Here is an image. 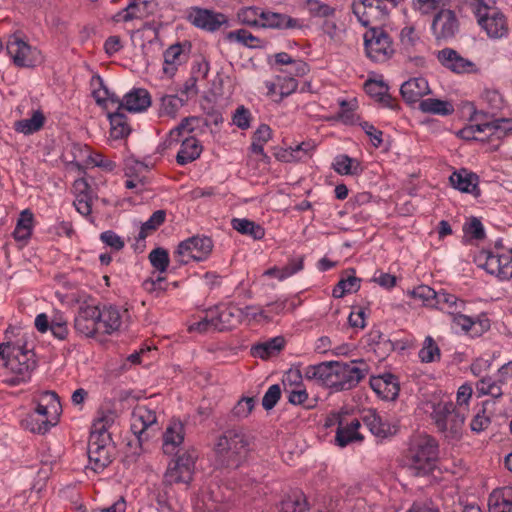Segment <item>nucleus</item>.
Here are the masks:
<instances>
[{
  "label": "nucleus",
  "instance_id": "393cba45",
  "mask_svg": "<svg viewBox=\"0 0 512 512\" xmlns=\"http://www.w3.org/2000/svg\"><path fill=\"white\" fill-rule=\"evenodd\" d=\"M149 261L153 268L159 272V274L164 273L170 263L169 254L166 249L158 247L153 249L149 253ZM165 281V278L161 275H158L155 279L151 278L150 280H147L145 282V287L149 291H157V290H165V287H163V283Z\"/></svg>",
  "mask_w": 512,
  "mask_h": 512
},
{
  "label": "nucleus",
  "instance_id": "bf43d9fd",
  "mask_svg": "<svg viewBox=\"0 0 512 512\" xmlns=\"http://www.w3.org/2000/svg\"><path fill=\"white\" fill-rule=\"evenodd\" d=\"M241 310V323L250 324L252 322L270 321V314L268 310L256 305H247L240 307Z\"/></svg>",
  "mask_w": 512,
  "mask_h": 512
},
{
  "label": "nucleus",
  "instance_id": "de8ad7c7",
  "mask_svg": "<svg viewBox=\"0 0 512 512\" xmlns=\"http://www.w3.org/2000/svg\"><path fill=\"white\" fill-rule=\"evenodd\" d=\"M108 119L110 122V136L113 139H123L130 134L131 128L123 111L119 109H116L115 112L108 111Z\"/></svg>",
  "mask_w": 512,
  "mask_h": 512
},
{
  "label": "nucleus",
  "instance_id": "603ef678",
  "mask_svg": "<svg viewBox=\"0 0 512 512\" xmlns=\"http://www.w3.org/2000/svg\"><path fill=\"white\" fill-rule=\"evenodd\" d=\"M308 502L306 496L301 491H293L287 495L281 502V512H306Z\"/></svg>",
  "mask_w": 512,
  "mask_h": 512
},
{
  "label": "nucleus",
  "instance_id": "473e14b6",
  "mask_svg": "<svg viewBox=\"0 0 512 512\" xmlns=\"http://www.w3.org/2000/svg\"><path fill=\"white\" fill-rule=\"evenodd\" d=\"M92 95L100 106L110 111L112 108H117L119 98L105 86L102 77L94 75L90 80Z\"/></svg>",
  "mask_w": 512,
  "mask_h": 512
},
{
  "label": "nucleus",
  "instance_id": "6e6d98bb",
  "mask_svg": "<svg viewBox=\"0 0 512 512\" xmlns=\"http://www.w3.org/2000/svg\"><path fill=\"white\" fill-rule=\"evenodd\" d=\"M418 356L422 363H432L440 360L441 351L432 336L425 337Z\"/></svg>",
  "mask_w": 512,
  "mask_h": 512
},
{
  "label": "nucleus",
  "instance_id": "e433bc0d",
  "mask_svg": "<svg viewBox=\"0 0 512 512\" xmlns=\"http://www.w3.org/2000/svg\"><path fill=\"white\" fill-rule=\"evenodd\" d=\"M466 301L459 298L457 295L447 291L446 289H440L437 291V297L434 309L439 310L449 316L456 314V312H462L465 310Z\"/></svg>",
  "mask_w": 512,
  "mask_h": 512
},
{
  "label": "nucleus",
  "instance_id": "f3484780",
  "mask_svg": "<svg viewBox=\"0 0 512 512\" xmlns=\"http://www.w3.org/2000/svg\"><path fill=\"white\" fill-rule=\"evenodd\" d=\"M191 47V43L185 40L170 45L164 51L162 71L165 76L172 78L178 68L188 61Z\"/></svg>",
  "mask_w": 512,
  "mask_h": 512
},
{
  "label": "nucleus",
  "instance_id": "6ab92c4d",
  "mask_svg": "<svg viewBox=\"0 0 512 512\" xmlns=\"http://www.w3.org/2000/svg\"><path fill=\"white\" fill-rule=\"evenodd\" d=\"M352 11L363 26L381 21L387 15V9L382 0H353Z\"/></svg>",
  "mask_w": 512,
  "mask_h": 512
},
{
  "label": "nucleus",
  "instance_id": "052dcab7",
  "mask_svg": "<svg viewBox=\"0 0 512 512\" xmlns=\"http://www.w3.org/2000/svg\"><path fill=\"white\" fill-rule=\"evenodd\" d=\"M227 39L231 42L243 44L249 48H259L262 46V40L254 36L246 29H238L227 34Z\"/></svg>",
  "mask_w": 512,
  "mask_h": 512
},
{
  "label": "nucleus",
  "instance_id": "8fccbe9b",
  "mask_svg": "<svg viewBox=\"0 0 512 512\" xmlns=\"http://www.w3.org/2000/svg\"><path fill=\"white\" fill-rule=\"evenodd\" d=\"M232 228L242 235H248L254 240H261L265 236V229L246 218H233L231 220Z\"/></svg>",
  "mask_w": 512,
  "mask_h": 512
},
{
  "label": "nucleus",
  "instance_id": "49530a36",
  "mask_svg": "<svg viewBox=\"0 0 512 512\" xmlns=\"http://www.w3.org/2000/svg\"><path fill=\"white\" fill-rule=\"evenodd\" d=\"M400 47L406 53H412L422 43L421 34L414 24L407 23L399 33Z\"/></svg>",
  "mask_w": 512,
  "mask_h": 512
},
{
  "label": "nucleus",
  "instance_id": "4468645a",
  "mask_svg": "<svg viewBox=\"0 0 512 512\" xmlns=\"http://www.w3.org/2000/svg\"><path fill=\"white\" fill-rule=\"evenodd\" d=\"M333 389L348 390L355 387L367 374V365L362 361L336 362Z\"/></svg>",
  "mask_w": 512,
  "mask_h": 512
},
{
  "label": "nucleus",
  "instance_id": "2eb2a0df",
  "mask_svg": "<svg viewBox=\"0 0 512 512\" xmlns=\"http://www.w3.org/2000/svg\"><path fill=\"white\" fill-rule=\"evenodd\" d=\"M435 57L442 67L454 74L464 75L479 72V67L474 61L462 56L453 48L445 47L438 50Z\"/></svg>",
  "mask_w": 512,
  "mask_h": 512
},
{
  "label": "nucleus",
  "instance_id": "ea45409f",
  "mask_svg": "<svg viewBox=\"0 0 512 512\" xmlns=\"http://www.w3.org/2000/svg\"><path fill=\"white\" fill-rule=\"evenodd\" d=\"M364 89L368 95L380 102L383 106L390 109H396L398 107L395 100L388 93V86L383 80H367Z\"/></svg>",
  "mask_w": 512,
  "mask_h": 512
},
{
  "label": "nucleus",
  "instance_id": "39448f33",
  "mask_svg": "<svg viewBox=\"0 0 512 512\" xmlns=\"http://www.w3.org/2000/svg\"><path fill=\"white\" fill-rule=\"evenodd\" d=\"M0 359L8 372L4 382L9 386H18L31 380L37 360L32 350L7 343L0 344Z\"/></svg>",
  "mask_w": 512,
  "mask_h": 512
},
{
  "label": "nucleus",
  "instance_id": "13d9d810",
  "mask_svg": "<svg viewBox=\"0 0 512 512\" xmlns=\"http://www.w3.org/2000/svg\"><path fill=\"white\" fill-rule=\"evenodd\" d=\"M145 7L146 1L132 0L125 9L117 13V15L115 16V20L128 22L133 19H140L144 17Z\"/></svg>",
  "mask_w": 512,
  "mask_h": 512
},
{
  "label": "nucleus",
  "instance_id": "f03ea898",
  "mask_svg": "<svg viewBox=\"0 0 512 512\" xmlns=\"http://www.w3.org/2000/svg\"><path fill=\"white\" fill-rule=\"evenodd\" d=\"M464 108L469 111L470 124L462 128L458 135L465 140H488L493 147H498L501 141L512 134V118L490 120L489 115L482 109L478 110L473 102H467Z\"/></svg>",
  "mask_w": 512,
  "mask_h": 512
},
{
  "label": "nucleus",
  "instance_id": "a211bd4d",
  "mask_svg": "<svg viewBox=\"0 0 512 512\" xmlns=\"http://www.w3.org/2000/svg\"><path fill=\"white\" fill-rule=\"evenodd\" d=\"M195 459L189 453H183L172 460L165 472V481L169 484H188L192 480Z\"/></svg>",
  "mask_w": 512,
  "mask_h": 512
},
{
  "label": "nucleus",
  "instance_id": "c03bdc74",
  "mask_svg": "<svg viewBox=\"0 0 512 512\" xmlns=\"http://www.w3.org/2000/svg\"><path fill=\"white\" fill-rule=\"evenodd\" d=\"M88 458L91 469L100 472L111 463L110 447L95 446V442L88 444Z\"/></svg>",
  "mask_w": 512,
  "mask_h": 512
},
{
  "label": "nucleus",
  "instance_id": "7c9ffc66",
  "mask_svg": "<svg viewBox=\"0 0 512 512\" xmlns=\"http://www.w3.org/2000/svg\"><path fill=\"white\" fill-rule=\"evenodd\" d=\"M360 427L361 422L356 418L339 423L336 429L335 444L343 448L354 442H362L364 437L360 432Z\"/></svg>",
  "mask_w": 512,
  "mask_h": 512
},
{
  "label": "nucleus",
  "instance_id": "a878e982",
  "mask_svg": "<svg viewBox=\"0 0 512 512\" xmlns=\"http://www.w3.org/2000/svg\"><path fill=\"white\" fill-rule=\"evenodd\" d=\"M260 27L274 29H302L304 27V23L301 19L262 8Z\"/></svg>",
  "mask_w": 512,
  "mask_h": 512
},
{
  "label": "nucleus",
  "instance_id": "4be33fe9",
  "mask_svg": "<svg viewBox=\"0 0 512 512\" xmlns=\"http://www.w3.org/2000/svg\"><path fill=\"white\" fill-rule=\"evenodd\" d=\"M264 85L267 89L266 95L274 102H281L297 90L298 81L280 71L273 80H266Z\"/></svg>",
  "mask_w": 512,
  "mask_h": 512
},
{
  "label": "nucleus",
  "instance_id": "4d7b16f0",
  "mask_svg": "<svg viewBox=\"0 0 512 512\" xmlns=\"http://www.w3.org/2000/svg\"><path fill=\"white\" fill-rule=\"evenodd\" d=\"M409 295L422 304V306L434 309L437 291L428 285H419L409 292Z\"/></svg>",
  "mask_w": 512,
  "mask_h": 512
},
{
  "label": "nucleus",
  "instance_id": "dca6fc26",
  "mask_svg": "<svg viewBox=\"0 0 512 512\" xmlns=\"http://www.w3.org/2000/svg\"><path fill=\"white\" fill-rule=\"evenodd\" d=\"M99 315V305H81L74 319L76 332L88 338L100 334Z\"/></svg>",
  "mask_w": 512,
  "mask_h": 512
},
{
  "label": "nucleus",
  "instance_id": "9b49d317",
  "mask_svg": "<svg viewBox=\"0 0 512 512\" xmlns=\"http://www.w3.org/2000/svg\"><path fill=\"white\" fill-rule=\"evenodd\" d=\"M364 46L369 59L377 63L389 60L395 53L393 41L382 28H370L364 34Z\"/></svg>",
  "mask_w": 512,
  "mask_h": 512
},
{
  "label": "nucleus",
  "instance_id": "79ce46f5",
  "mask_svg": "<svg viewBox=\"0 0 512 512\" xmlns=\"http://www.w3.org/2000/svg\"><path fill=\"white\" fill-rule=\"evenodd\" d=\"M332 169L341 176H359L363 172V166L356 158L347 154H339L334 157Z\"/></svg>",
  "mask_w": 512,
  "mask_h": 512
},
{
  "label": "nucleus",
  "instance_id": "f257e3e1",
  "mask_svg": "<svg viewBox=\"0 0 512 512\" xmlns=\"http://www.w3.org/2000/svg\"><path fill=\"white\" fill-rule=\"evenodd\" d=\"M472 394V386L464 383L457 390L456 405L449 396L434 393L421 402L420 409L429 416L445 438L456 440L462 435Z\"/></svg>",
  "mask_w": 512,
  "mask_h": 512
},
{
  "label": "nucleus",
  "instance_id": "5fc2aeb1",
  "mask_svg": "<svg viewBox=\"0 0 512 512\" xmlns=\"http://www.w3.org/2000/svg\"><path fill=\"white\" fill-rule=\"evenodd\" d=\"M480 105L488 110L486 112L487 115H494L502 109L504 105L503 97L499 91L495 89H484L480 95Z\"/></svg>",
  "mask_w": 512,
  "mask_h": 512
},
{
  "label": "nucleus",
  "instance_id": "6e6552de",
  "mask_svg": "<svg viewBox=\"0 0 512 512\" xmlns=\"http://www.w3.org/2000/svg\"><path fill=\"white\" fill-rule=\"evenodd\" d=\"M476 263L501 281L512 278V248L496 245L492 250H483L477 255Z\"/></svg>",
  "mask_w": 512,
  "mask_h": 512
},
{
  "label": "nucleus",
  "instance_id": "423d86ee",
  "mask_svg": "<svg viewBox=\"0 0 512 512\" xmlns=\"http://www.w3.org/2000/svg\"><path fill=\"white\" fill-rule=\"evenodd\" d=\"M248 440L238 430H228L216 441L214 451L219 465L237 468L247 457Z\"/></svg>",
  "mask_w": 512,
  "mask_h": 512
},
{
  "label": "nucleus",
  "instance_id": "09e8293b",
  "mask_svg": "<svg viewBox=\"0 0 512 512\" xmlns=\"http://www.w3.org/2000/svg\"><path fill=\"white\" fill-rule=\"evenodd\" d=\"M419 109L423 113L449 116L454 112V106L450 101L436 98H426L419 102Z\"/></svg>",
  "mask_w": 512,
  "mask_h": 512
},
{
  "label": "nucleus",
  "instance_id": "864d4df0",
  "mask_svg": "<svg viewBox=\"0 0 512 512\" xmlns=\"http://www.w3.org/2000/svg\"><path fill=\"white\" fill-rule=\"evenodd\" d=\"M75 149L85 155L84 164L86 166L100 167L106 171H112L115 168V163L106 159L101 153L90 151L88 146H75Z\"/></svg>",
  "mask_w": 512,
  "mask_h": 512
},
{
  "label": "nucleus",
  "instance_id": "cd10ccee",
  "mask_svg": "<svg viewBox=\"0 0 512 512\" xmlns=\"http://www.w3.org/2000/svg\"><path fill=\"white\" fill-rule=\"evenodd\" d=\"M449 182L453 188L462 193L471 194L474 197H479L481 194L479 177L467 169L462 168L454 171L449 177Z\"/></svg>",
  "mask_w": 512,
  "mask_h": 512
},
{
  "label": "nucleus",
  "instance_id": "72a5a7b5",
  "mask_svg": "<svg viewBox=\"0 0 512 512\" xmlns=\"http://www.w3.org/2000/svg\"><path fill=\"white\" fill-rule=\"evenodd\" d=\"M336 362H322L317 365H310L305 370V376L307 379L315 380L321 385L333 389Z\"/></svg>",
  "mask_w": 512,
  "mask_h": 512
},
{
  "label": "nucleus",
  "instance_id": "58836bf2",
  "mask_svg": "<svg viewBox=\"0 0 512 512\" xmlns=\"http://www.w3.org/2000/svg\"><path fill=\"white\" fill-rule=\"evenodd\" d=\"M46 122V117L40 108L32 109L29 118L18 120L13 128L17 133L32 135L40 131Z\"/></svg>",
  "mask_w": 512,
  "mask_h": 512
},
{
  "label": "nucleus",
  "instance_id": "aec40b11",
  "mask_svg": "<svg viewBox=\"0 0 512 512\" xmlns=\"http://www.w3.org/2000/svg\"><path fill=\"white\" fill-rule=\"evenodd\" d=\"M431 30L437 40L453 38L459 30V21L454 11L440 10L434 17Z\"/></svg>",
  "mask_w": 512,
  "mask_h": 512
},
{
  "label": "nucleus",
  "instance_id": "0eeeda50",
  "mask_svg": "<svg viewBox=\"0 0 512 512\" xmlns=\"http://www.w3.org/2000/svg\"><path fill=\"white\" fill-rule=\"evenodd\" d=\"M240 307L234 304H224L209 309L205 316L189 326L190 331L206 332L209 330H227L241 324Z\"/></svg>",
  "mask_w": 512,
  "mask_h": 512
},
{
  "label": "nucleus",
  "instance_id": "0e129e2a",
  "mask_svg": "<svg viewBox=\"0 0 512 512\" xmlns=\"http://www.w3.org/2000/svg\"><path fill=\"white\" fill-rule=\"evenodd\" d=\"M307 9L312 17L322 18L323 20L337 14L335 7L320 0H307Z\"/></svg>",
  "mask_w": 512,
  "mask_h": 512
},
{
  "label": "nucleus",
  "instance_id": "bb28decb",
  "mask_svg": "<svg viewBox=\"0 0 512 512\" xmlns=\"http://www.w3.org/2000/svg\"><path fill=\"white\" fill-rule=\"evenodd\" d=\"M157 421V416L154 410L148 408L146 405H137L131 415V431L141 442L144 438L145 431L154 425Z\"/></svg>",
  "mask_w": 512,
  "mask_h": 512
},
{
  "label": "nucleus",
  "instance_id": "338daca9",
  "mask_svg": "<svg viewBox=\"0 0 512 512\" xmlns=\"http://www.w3.org/2000/svg\"><path fill=\"white\" fill-rule=\"evenodd\" d=\"M321 28L323 33L332 40H341L344 34V28L338 22L336 15L323 20Z\"/></svg>",
  "mask_w": 512,
  "mask_h": 512
},
{
  "label": "nucleus",
  "instance_id": "37998d69",
  "mask_svg": "<svg viewBox=\"0 0 512 512\" xmlns=\"http://www.w3.org/2000/svg\"><path fill=\"white\" fill-rule=\"evenodd\" d=\"M304 268V258L302 256L291 258L287 265L283 267H272L264 272V276L273 277L279 281L295 275Z\"/></svg>",
  "mask_w": 512,
  "mask_h": 512
},
{
  "label": "nucleus",
  "instance_id": "412c9836",
  "mask_svg": "<svg viewBox=\"0 0 512 512\" xmlns=\"http://www.w3.org/2000/svg\"><path fill=\"white\" fill-rule=\"evenodd\" d=\"M187 19L195 27L207 31H216L227 22L224 14L199 7L191 8Z\"/></svg>",
  "mask_w": 512,
  "mask_h": 512
},
{
  "label": "nucleus",
  "instance_id": "774afa93",
  "mask_svg": "<svg viewBox=\"0 0 512 512\" xmlns=\"http://www.w3.org/2000/svg\"><path fill=\"white\" fill-rule=\"evenodd\" d=\"M477 391L481 395H490L498 398L502 395V389L499 383L491 377H484L477 383Z\"/></svg>",
  "mask_w": 512,
  "mask_h": 512
},
{
  "label": "nucleus",
  "instance_id": "ddd939ff",
  "mask_svg": "<svg viewBox=\"0 0 512 512\" xmlns=\"http://www.w3.org/2000/svg\"><path fill=\"white\" fill-rule=\"evenodd\" d=\"M100 334L113 335L126 329L130 323L128 309L114 305L104 304L99 306Z\"/></svg>",
  "mask_w": 512,
  "mask_h": 512
},
{
  "label": "nucleus",
  "instance_id": "1a4fd4ad",
  "mask_svg": "<svg viewBox=\"0 0 512 512\" xmlns=\"http://www.w3.org/2000/svg\"><path fill=\"white\" fill-rule=\"evenodd\" d=\"M5 51L11 62L19 68H33L44 61L41 50L17 34L8 37Z\"/></svg>",
  "mask_w": 512,
  "mask_h": 512
},
{
  "label": "nucleus",
  "instance_id": "7ed1b4c3",
  "mask_svg": "<svg viewBox=\"0 0 512 512\" xmlns=\"http://www.w3.org/2000/svg\"><path fill=\"white\" fill-rule=\"evenodd\" d=\"M32 409L23 417L21 425L34 434L44 435L59 422L62 407L53 391H40L32 396Z\"/></svg>",
  "mask_w": 512,
  "mask_h": 512
},
{
  "label": "nucleus",
  "instance_id": "c9c22d12",
  "mask_svg": "<svg viewBox=\"0 0 512 512\" xmlns=\"http://www.w3.org/2000/svg\"><path fill=\"white\" fill-rule=\"evenodd\" d=\"M364 425L378 438L389 437L396 432V426L383 420L375 411L369 410L362 416Z\"/></svg>",
  "mask_w": 512,
  "mask_h": 512
},
{
  "label": "nucleus",
  "instance_id": "69168bd1",
  "mask_svg": "<svg viewBox=\"0 0 512 512\" xmlns=\"http://www.w3.org/2000/svg\"><path fill=\"white\" fill-rule=\"evenodd\" d=\"M183 106V100L177 95H166L161 99V114L175 118L180 108Z\"/></svg>",
  "mask_w": 512,
  "mask_h": 512
},
{
  "label": "nucleus",
  "instance_id": "5701e85b",
  "mask_svg": "<svg viewBox=\"0 0 512 512\" xmlns=\"http://www.w3.org/2000/svg\"><path fill=\"white\" fill-rule=\"evenodd\" d=\"M452 324L459 327L462 332L469 333L472 336H481L490 329V320L485 313L476 317L464 315L462 312H456L450 316Z\"/></svg>",
  "mask_w": 512,
  "mask_h": 512
},
{
  "label": "nucleus",
  "instance_id": "a18cd8bd",
  "mask_svg": "<svg viewBox=\"0 0 512 512\" xmlns=\"http://www.w3.org/2000/svg\"><path fill=\"white\" fill-rule=\"evenodd\" d=\"M199 123L200 118L196 116L183 118L176 127L170 130L167 137L168 146L179 143L181 138L186 134L192 133L198 127Z\"/></svg>",
  "mask_w": 512,
  "mask_h": 512
},
{
  "label": "nucleus",
  "instance_id": "e2e57ef3",
  "mask_svg": "<svg viewBox=\"0 0 512 512\" xmlns=\"http://www.w3.org/2000/svg\"><path fill=\"white\" fill-rule=\"evenodd\" d=\"M116 412L111 409H100L92 423L91 430L109 432L114 424Z\"/></svg>",
  "mask_w": 512,
  "mask_h": 512
},
{
  "label": "nucleus",
  "instance_id": "b1692460",
  "mask_svg": "<svg viewBox=\"0 0 512 512\" xmlns=\"http://www.w3.org/2000/svg\"><path fill=\"white\" fill-rule=\"evenodd\" d=\"M185 439V426L182 421L172 419L167 424L162 435V449L166 455L179 452Z\"/></svg>",
  "mask_w": 512,
  "mask_h": 512
},
{
  "label": "nucleus",
  "instance_id": "20e7f679",
  "mask_svg": "<svg viewBox=\"0 0 512 512\" xmlns=\"http://www.w3.org/2000/svg\"><path fill=\"white\" fill-rule=\"evenodd\" d=\"M438 458L436 439L428 434H417L410 438L401 464L411 475L425 476L436 468Z\"/></svg>",
  "mask_w": 512,
  "mask_h": 512
},
{
  "label": "nucleus",
  "instance_id": "f8f14e48",
  "mask_svg": "<svg viewBox=\"0 0 512 512\" xmlns=\"http://www.w3.org/2000/svg\"><path fill=\"white\" fill-rule=\"evenodd\" d=\"M490 2L476 5L475 15L478 24L491 39H502L508 36L509 28L503 13L489 6Z\"/></svg>",
  "mask_w": 512,
  "mask_h": 512
},
{
  "label": "nucleus",
  "instance_id": "a19ab883",
  "mask_svg": "<svg viewBox=\"0 0 512 512\" xmlns=\"http://www.w3.org/2000/svg\"><path fill=\"white\" fill-rule=\"evenodd\" d=\"M489 512H512V487L495 489L488 499Z\"/></svg>",
  "mask_w": 512,
  "mask_h": 512
},
{
  "label": "nucleus",
  "instance_id": "680f3d73",
  "mask_svg": "<svg viewBox=\"0 0 512 512\" xmlns=\"http://www.w3.org/2000/svg\"><path fill=\"white\" fill-rule=\"evenodd\" d=\"M360 288V279L355 275H348L342 278L333 288L332 295L335 298H342L345 294L358 291Z\"/></svg>",
  "mask_w": 512,
  "mask_h": 512
},
{
  "label": "nucleus",
  "instance_id": "4c0bfd02",
  "mask_svg": "<svg viewBox=\"0 0 512 512\" xmlns=\"http://www.w3.org/2000/svg\"><path fill=\"white\" fill-rule=\"evenodd\" d=\"M35 227V217L30 209H24L20 212L12 236L16 242L26 244L33 233Z\"/></svg>",
  "mask_w": 512,
  "mask_h": 512
},
{
  "label": "nucleus",
  "instance_id": "c756f323",
  "mask_svg": "<svg viewBox=\"0 0 512 512\" xmlns=\"http://www.w3.org/2000/svg\"><path fill=\"white\" fill-rule=\"evenodd\" d=\"M370 386L379 397L385 400H394L399 393L398 380L390 373L372 377Z\"/></svg>",
  "mask_w": 512,
  "mask_h": 512
},
{
  "label": "nucleus",
  "instance_id": "9d476101",
  "mask_svg": "<svg viewBox=\"0 0 512 512\" xmlns=\"http://www.w3.org/2000/svg\"><path fill=\"white\" fill-rule=\"evenodd\" d=\"M213 247L214 244L210 237L192 236L179 243L174 257L181 265L206 261L210 257Z\"/></svg>",
  "mask_w": 512,
  "mask_h": 512
},
{
  "label": "nucleus",
  "instance_id": "3c124183",
  "mask_svg": "<svg viewBox=\"0 0 512 512\" xmlns=\"http://www.w3.org/2000/svg\"><path fill=\"white\" fill-rule=\"evenodd\" d=\"M285 340L281 336L271 338L263 343L254 345L251 349L252 355L261 359H267L283 349Z\"/></svg>",
  "mask_w": 512,
  "mask_h": 512
},
{
  "label": "nucleus",
  "instance_id": "f704fd0d",
  "mask_svg": "<svg viewBox=\"0 0 512 512\" xmlns=\"http://www.w3.org/2000/svg\"><path fill=\"white\" fill-rule=\"evenodd\" d=\"M181 145L176 155V162L181 166L197 160L203 150L200 141L194 136H185L180 140Z\"/></svg>",
  "mask_w": 512,
  "mask_h": 512
},
{
  "label": "nucleus",
  "instance_id": "c85d7f7f",
  "mask_svg": "<svg viewBox=\"0 0 512 512\" xmlns=\"http://www.w3.org/2000/svg\"><path fill=\"white\" fill-rule=\"evenodd\" d=\"M151 105V96L146 89L136 88L125 94L123 99L117 104L121 111L126 110L132 113H140L147 110Z\"/></svg>",
  "mask_w": 512,
  "mask_h": 512
},
{
  "label": "nucleus",
  "instance_id": "2f4dec72",
  "mask_svg": "<svg viewBox=\"0 0 512 512\" xmlns=\"http://www.w3.org/2000/svg\"><path fill=\"white\" fill-rule=\"evenodd\" d=\"M429 92V84L424 77L411 78L405 81L400 87L401 96L408 104L418 102Z\"/></svg>",
  "mask_w": 512,
  "mask_h": 512
}]
</instances>
